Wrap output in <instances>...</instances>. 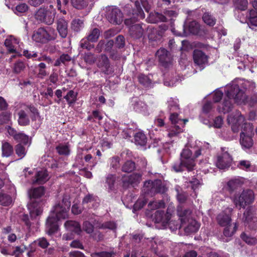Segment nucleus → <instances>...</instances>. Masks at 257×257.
<instances>
[{
	"label": "nucleus",
	"instance_id": "1",
	"mask_svg": "<svg viewBox=\"0 0 257 257\" xmlns=\"http://www.w3.org/2000/svg\"><path fill=\"white\" fill-rule=\"evenodd\" d=\"M71 206L69 196L67 194L59 195L55 205L51 211V214L46 222V231L49 235L56 232L58 229L57 221L65 219Z\"/></svg>",
	"mask_w": 257,
	"mask_h": 257
},
{
	"label": "nucleus",
	"instance_id": "2",
	"mask_svg": "<svg viewBox=\"0 0 257 257\" xmlns=\"http://www.w3.org/2000/svg\"><path fill=\"white\" fill-rule=\"evenodd\" d=\"M145 15L140 4L137 1L132 10V16L124 20V24L129 27V35L134 39L141 38L144 34V28L143 24H135L140 19H143Z\"/></svg>",
	"mask_w": 257,
	"mask_h": 257
},
{
	"label": "nucleus",
	"instance_id": "3",
	"mask_svg": "<svg viewBox=\"0 0 257 257\" xmlns=\"http://www.w3.org/2000/svg\"><path fill=\"white\" fill-rule=\"evenodd\" d=\"M226 89V96L223 99V102L218 107V111L223 113L229 112L232 109L233 104L231 101V99H233L236 103H240L246 98L244 92L237 84H233L227 87Z\"/></svg>",
	"mask_w": 257,
	"mask_h": 257
},
{
	"label": "nucleus",
	"instance_id": "4",
	"mask_svg": "<svg viewBox=\"0 0 257 257\" xmlns=\"http://www.w3.org/2000/svg\"><path fill=\"white\" fill-rule=\"evenodd\" d=\"M194 152L193 156V151L186 147L181 153L180 161L175 163L173 165L174 170L176 172H182L185 170L192 171L195 165L194 159L201 155V150L198 149Z\"/></svg>",
	"mask_w": 257,
	"mask_h": 257
},
{
	"label": "nucleus",
	"instance_id": "5",
	"mask_svg": "<svg viewBox=\"0 0 257 257\" xmlns=\"http://www.w3.org/2000/svg\"><path fill=\"white\" fill-rule=\"evenodd\" d=\"M244 117L238 111L230 114L228 116L227 121L231 125L233 133H237L241 128L240 135L252 136L253 134V127L252 124L244 122Z\"/></svg>",
	"mask_w": 257,
	"mask_h": 257
},
{
	"label": "nucleus",
	"instance_id": "6",
	"mask_svg": "<svg viewBox=\"0 0 257 257\" xmlns=\"http://www.w3.org/2000/svg\"><path fill=\"white\" fill-rule=\"evenodd\" d=\"M45 192V190L43 186L33 188L29 191L30 201L28 206L31 216H38L42 213L43 201L41 198L44 196Z\"/></svg>",
	"mask_w": 257,
	"mask_h": 257
},
{
	"label": "nucleus",
	"instance_id": "7",
	"mask_svg": "<svg viewBox=\"0 0 257 257\" xmlns=\"http://www.w3.org/2000/svg\"><path fill=\"white\" fill-rule=\"evenodd\" d=\"M143 190L145 194L154 196L157 193H166L168 191V188L164 182L161 180L156 179L145 182Z\"/></svg>",
	"mask_w": 257,
	"mask_h": 257
},
{
	"label": "nucleus",
	"instance_id": "8",
	"mask_svg": "<svg viewBox=\"0 0 257 257\" xmlns=\"http://www.w3.org/2000/svg\"><path fill=\"white\" fill-rule=\"evenodd\" d=\"M51 7L52 6H50L49 9L40 8L35 14V19L48 25L52 24L55 20L56 12Z\"/></svg>",
	"mask_w": 257,
	"mask_h": 257
},
{
	"label": "nucleus",
	"instance_id": "9",
	"mask_svg": "<svg viewBox=\"0 0 257 257\" xmlns=\"http://www.w3.org/2000/svg\"><path fill=\"white\" fill-rule=\"evenodd\" d=\"M254 200V194L252 190L246 189L243 190L238 198L234 200L236 205L245 208L246 206L251 204Z\"/></svg>",
	"mask_w": 257,
	"mask_h": 257
},
{
	"label": "nucleus",
	"instance_id": "10",
	"mask_svg": "<svg viewBox=\"0 0 257 257\" xmlns=\"http://www.w3.org/2000/svg\"><path fill=\"white\" fill-rule=\"evenodd\" d=\"M156 56L161 65L165 68H169L172 65L173 58L171 53L165 48H160L156 53Z\"/></svg>",
	"mask_w": 257,
	"mask_h": 257
},
{
	"label": "nucleus",
	"instance_id": "11",
	"mask_svg": "<svg viewBox=\"0 0 257 257\" xmlns=\"http://www.w3.org/2000/svg\"><path fill=\"white\" fill-rule=\"evenodd\" d=\"M106 18L113 24L119 25L122 22V14L120 10L114 7H109L107 9Z\"/></svg>",
	"mask_w": 257,
	"mask_h": 257
},
{
	"label": "nucleus",
	"instance_id": "12",
	"mask_svg": "<svg viewBox=\"0 0 257 257\" xmlns=\"http://www.w3.org/2000/svg\"><path fill=\"white\" fill-rule=\"evenodd\" d=\"M96 64L104 74L110 75L114 72L113 67L110 65L108 58L105 54H101L99 56Z\"/></svg>",
	"mask_w": 257,
	"mask_h": 257
},
{
	"label": "nucleus",
	"instance_id": "13",
	"mask_svg": "<svg viewBox=\"0 0 257 257\" xmlns=\"http://www.w3.org/2000/svg\"><path fill=\"white\" fill-rule=\"evenodd\" d=\"M225 148H222L223 153L217 157L216 165L219 169H225L229 168L231 165L232 159Z\"/></svg>",
	"mask_w": 257,
	"mask_h": 257
},
{
	"label": "nucleus",
	"instance_id": "14",
	"mask_svg": "<svg viewBox=\"0 0 257 257\" xmlns=\"http://www.w3.org/2000/svg\"><path fill=\"white\" fill-rule=\"evenodd\" d=\"M200 31V24L196 21H192L188 23H185L183 26V32L177 35L180 36H187L188 34L197 35Z\"/></svg>",
	"mask_w": 257,
	"mask_h": 257
},
{
	"label": "nucleus",
	"instance_id": "15",
	"mask_svg": "<svg viewBox=\"0 0 257 257\" xmlns=\"http://www.w3.org/2000/svg\"><path fill=\"white\" fill-rule=\"evenodd\" d=\"M243 220L245 225L250 229L257 228V217L250 209H247L243 213Z\"/></svg>",
	"mask_w": 257,
	"mask_h": 257
},
{
	"label": "nucleus",
	"instance_id": "16",
	"mask_svg": "<svg viewBox=\"0 0 257 257\" xmlns=\"http://www.w3.org/2000/svg\"><path fill=\"white\" fill-rule=\"evenodd\" d=\"M232 208H227L218 214L216 217L217 223L221 226H226L230 224L231 221V213Z\"/></svg>",
	"mask_w": 257,
	"mask_h": 257
},
{
	"label": "nucleus",
	"instance_id": "17",
	"mask_svg": "<svg viewBox=\"0 0 257 257\" xmlns=\"http://www.w3.org/2000/svg\"><path fill=\"white\" fill-rule=\"evenodd\" d=\"M32 39L36 42L46 43L51 40L52 37L44 28H40L34 32Z\"/></svg>",
	"mask_w": 257,
	"mask_h": 257
},
{
	"label": "nucleus",
	"instance_id": "18",
	"mask_svg": "<svg viewBox=\"0 0 257 257\" xmlns=\"http://www.w3.org/2000/svg\"><path fill=\"white\" fill-rule=\"evenodd\" d=\"M208 57L201 50L195 49L193 51V60L194 63L203 69L204 65L208 63Z\"/></svg>",
	"mask_w": 257,
	"mask_h": 257
},
{
	"label": "nucleus",
	"instance_id": "19",
	"mask_svg": "<svg viewBox=\"0 0 257 257\" xmlns=\"http://www.w3.org/2000/svg\"><path fill=\"white\" fill-rule=\"evenodd\" d=\"M142 174L135 173L128 176L122 177V185L124 187H128L130 185H135L139 184L142 180Z\"/></svg>",
	"mask_w": 257,
	"mask_h": 257
},
{
	"label": "nucleus",
	"instance_id": "20",
	"mask_svg": "<svg viewBox=\"0 0 257 257\" xmlns=\"http://www.w3.org/2000/svg\"><path fill=\"white\" fill-rule=\"evenodd\" d=\"M191 213L192 211L189 208H185L181 205H179L177 207V214L180 218L182 225L191 219L190 218Z\"/></svg>",
	"mask_w": 257,
	"mask_h": 257
},
{
	"label": "nucleus",
	"instance_id": "21",
	"mask_svg": "<svg viewBox=\"0 0 257 257\" xmlns=\"http://www.w3.org/2000/svg\"><path fill=\"white\" fill-rule=\"evenodd\" d=\"M57 29L62 38H66L68 34V23L63 18H59L57 21Z\"/></svg>",
	"mask_w": 257,
	"mask_h": 257
},
{
	"label": "nucleus",
	"instance_id": "22",
	"mask_svg": "<svg viewBox=\"0 0 257 257\" xmlns=\"http://www.w3.org/2000/svg\"><path fill=\"white\" fill-rule=\"evenodd\" d=\"M65 227L68 231L80 234L82 232V229L79 222L74 220H68L64 224Z\"/></svg>",
	"mask_w": 257,
	"mask_h": 257
},
{
	"label": "nucleus",
	"instance_id": "23",
	"mask_svg": "<svg viewBox=\"0 0 257 257\" xmlns=\"http://www.w3.org/2000/svg\"><path fill=\"white\" fill-rule=\"evenodd\" d=\"M242 184V182L239 179H232L227 182L226 189L230 193H232L234 191H236L241 188Z\"/></svg>",
	"mask_w": 257,
	"mask_h": 257
},
{
	"label": "nucleus",
	"instance_id": "24",
	"mask_svg": "<svg viewBox=\"0 0 257 257\" xmlns=\"http://www.w3.org/2000/svg\"><path fill=\"white\" fill-rule=\"evenodd\" d=\"M48 180V175L46 170L38 171L33 180V184H43Z\"/></svg>",
	"mask_w": 257,
	"mask_h": 257
},
{
	"label": "nucleus",
	"instance_id": "25",
	"mask_svg": "<svg viewBox=\"0 0 257 257\" xmlns=\"http://www.w3.org/2000/svg\"><path fill=\"white\" fill-rule=\"evenodd\" d=\"M18 122L21 126H27L30 124V120L28 114L24 110H20L18 112Z\"/></svg>",
	"mask_w": 257,
	"mask_h": 257
},
{
	"label": "nucleus",
	"instance_id": "26",
	"mask_svg": "<svg viewBox=\"0 0 257 257\" xmlns=\"http://www.w3.org/2000/svg\"><path fill=\"white\" fill-rule=\"evenodd\" d=\"M187 222L188 224L184 227V230L186 232L189 233L198 231L200 225L195 220L191 219Z\"/></svg>",
	"mask_w": 257,
	"mask_h": 257
},
{
	"label": "nucleus",
	"instance_id": "27",
	"mask_svg": "<svg viewBox=\"0 0 257 257\" xmlns=\"http://www.w3.org/2000/svg\"><path fill=\"white\" fill-rule=\"evenodd\" d=\"M240 143L242 148L249 149L253 145L251 136L240 135Z\"/></svg>",
	"mask_w": 257,
	"mask_h": 257
},
{
	"label": "nucleus",
	"instance_id": "28",
	"mask_svg": "<svg viewBox=\"0 0 257 257\" xmlns=\"http://www.w3.org/2000/svg\"><path fill=\"white\" fill-rule=\"evenodd\" d=\"M162 32L157 29L149 28L148 38L150 41H157L161 39Z\"/></svg>",
	"mask_w": 257,
	"mask_h": 257
},
{
	"label": "nucleus",
	"instance_id": "29",
	"mask_svg": "<svg viewBox=\"0 0 257 257\" xmlns=\"http://www.w3.org/2000/svg\"><path fill=\"white\" fill-rule=\"evenodd\" d=\"M2 156L9 157L11 156L14 152L13 146L8 142H4L2 146Z\"/></svg>",
	"mask_w": 257,
	"mask_h": 257
},
{
	"label": "nucleus",
	"instance_id": "30",
	"mask_svg": "<svg viewBox=\"0 0 257 257\" xmlns=\"http://www.w3.org/2000/svg\"><path fill=\"white\" fill-rule=\"evenodd\" d=\"M136 169V163L132 160H127L121 167V171L125 173H130Z\"/></svg>",
	"mask_w": 257,
	"mask_h": 257
},
{
	"label": "nucleus",
	"instance_id": "31",
	"mask_svg": "<svg viewBox=\"0 0 257 257\" xmlns=\"http://www.w3.org/2000/svg\"><path fill=\"white\" fill-rule=\"evenodd\" d=\"M15 140L19 142V143L23 144L24 145H30L31 141L29 139L28 136L22 133L18 134L17 136H15Z\"/></svg>",
	"mask_w": 257,
	"mask_h": 257
},
{
	"label": "nucleus",
	"instance_id": "32",
	"mask_svg": "<svg viewBox=\"0 0 257 257\" xmlns=\"http://www.w3.org/2000/svg\"><path fill=\"white\" fill-rule=\"evenodd\" d=\"M248 19V25L250 28L253 29L254 27H257V15L255 14V10H250Z\"/></svg>",
	"mask_w": 257,
	"mask_h": 257
},
{
	"label": "nucleus",
	"instance_id": "33",
	"mask_svg": "<svg viewBox=\"0 0 257 257\" xmlns=\"http://www.w3.org/2000/svg\"><path fill=\"white\" fill-rule=\"evenodd\" d=\"M150 19L152 23H157L160 22H165L167 21L166 17L159 13H155L154 14L150 15Z\"/></svg>",
	"mask_w": 257,
	"mask_h": 257
},
{
	"label": "nucleus",
	"instance_id": "34",
	"mask_svg": "<svg viewBox=\"0 0 257 257\" xmlns=\"http://www.w3.org/2000/svg\"><path fill=\"white\" fill-rule=\"evenodd\" d=\"M154 219L156 222H162L165 225V223L168 222V218L166 217L164 211L157 210L155 213Z\"/></svg>",
	"mask_w": 257,
	"mask_h": 257
},
{
	"label": "nucleus",
	"instance_id": "35",
	"mask_svg": "<svg viewBox=\"0 0 257 257\" xmlns=\"http://www.w3.org/2000/svg\"><path fill=\"white\" fill-rule=\"evenodd\" d=\"M18 40L17 39L13 36H10L9 38L7 39L5 42V45L7 47L9 51L11 53H14L16 52V50L13 45L14 43H18Z\"/></svg>",
	"mask_w": 257,
	"mask_h": 257
},
{
	"label": "nucleus",
	"instance_id": "36",
	"mask_svg": "<svg viewBox=\"0 0 257 257\" xmlns=\"http://www.w3.org/2000/svg\"><path fill=\"white\" fill-rule=\"evenodd\" d=\"M36 69L38 70L37 77L40 79H43L45 76L48 75V73L46 70V65L43 62L39 63L36 66Z\"/></svg>",
	"mask_w": 257,
	"mask_h": 257
},
{
	"label": "nucleus",
	"instance_id": "37",
	"mask_svg": "<svg viewBox=\"0 0 257 257\" xmlns=\"http://www.w3.org/2000/svg\"><path fill=\"white\" fill-rule=\"evenodd\" d=\"M202 19L206 25L210 27L213 26L216 23V19L209 13H205Z\"/></svg>",
	"mask_w": 257,
	"mask_h": 257
},
{
	"label": "nucleus",
	"instance_id": "38",
	"mask_svg": "<svg viewBox=\"0 0 257 257\" xmlns=\"http://www.w3.org/2000/svg\"><path fill=\"white\" fill-rule=\"evenodd\" d=\"M135 142L136 144L144 146L147 143V138L142 132H138L135 135Z\"/></svg>",
	"mask_w": 257,
	"mask_h": 257
},
{
	"label": "nucleus",
	"instance_id": "39",
	"mask_svg": "<svg viewBox=\"0 0 257 257\" xmlns=\"http://www.w3.org/2000/svg\"><path fill=\"white\" fill-rule=\"evenodd\" d=\"M93 223L96 226V227L99 228H108L110 229H114L116 228V225L115 223L111 221L106 222L104 223H99L98 221H96V220H94Z\"/></svg>",
	"mask_w": 257,
	"mask_h": 257
},
{
	"label": "nucleus",
	"instance_id": "40",
	"mask_svg": "<svg viewBox=\"0 0 257 257\" xmlns=\"http://www.w3.org/2000/svg\"><path fill=\"white\" fill-rule=\"evenodd\" d=\"M100 35L99 30L97 28H93L89 33L87 36L88 40L91 42H95L97 41Z\"/></svg>",
	"mask_w": 257,
	"mask_h": 257
},
{
	"label": "nucleus",
	"instance_id": "41",
	"mask_svg": "<svg viewBox=\"0 0 257 257\" xmlns=\"http://www.w3.org/2000/svg\"><path fill=\"white\" fill-rule=\"evenodd\" d=\"M115 252L113 250H110L108 251H103L94 252L91 254V257H114Z\"/></svg>",
	"mask_w": 257,
	"mask_h": 257
},
{
	"label": "nucleus",
	"instance_id": "42",
	"mask_svg": "<svg viewBox=\"0 0 257 257\" xmlns=\"http://www.w3.org/2000/svg\"><path fill=\"white\" fill-rule=\"evenodd\" d=\"M16 154L20 159L23 158L27 154V150L25 147L21 144L19 143L15 147Z\"/></svg>",
	"mask_w": 257,
	"mask_h": 257
},
{
	"label": "nucleus",
	"instance_id": "43",
	"mask_svg": "<svg viewBox=\"0 0 257 257\" xmlns=\"http://www.w3.org/2000/svg\"><path fill=\"white\" fill-rule=\"evenodd\" d=\"M241 239L248 245H252L257 243V238L243 232L240 235Z\"/></svg>",
	"mask_w": 257,
	"mask_h": 257
},
{
	"label": "nucleus",
	"instance_id": "44",
	"mask_svg": "<svg viewBox=\"0 0 257 257\" xmlns=\"http://www.w3.org/2000/svg\"><path fill=\"white\" fill-rule=\"evenodd\" d=\"M84 27L83 21L79 19H74L71 23V28L75 32H79Z\"/></svg>",
	"mask_w": 257,
	"mask_h": 257
},
{
	"label": "nucleus",
	"instance_id": "45",
	"mask_svg": "<svg viewBox=\"0 0 257 257\" xmlns=\"http://www.w3.org/2000/svg\"><path fill=\"white\" fill-rule=\"evenodd\" d=\"M139 82L143 85L145 87H150L152 86V83L150 78L144 74H141L138 77Z\"/></svg>",
	"mask_w": 257,
	"mask_h": 257
},
{
	"label": "nucleus",
	"instance_id": "46",
	"mask_svg": "<svg viewBox=\"0 0 257 257\" xmlns=\"http://www.w3.org/2000/svg\"><path fill=\"white\" fill-rule=\"evenodd\" d=\"M71 60V57L67 54H63L56 60L54 66H59L61 63L65 64Z\"/></svg>",
	"mask_w": 257,
	"mask_h": 257
},
{
	"label": "nucleus",
	"instance_id": "47",
	"mask_svg": "<svg viewBox=\"0 0 257 257\" xmlns=\"http://www.w3.org/2000/svg\"><path fill=\"white\" fill-rule=\"evenodd\" d=\"M225 227V228L223 231V234L226 237L231 236L234 233V232H235L237 229V225L236 223L234 224L232 228H231V224H229L228 226H226Z\"/></svg>",
	"mask_w": 257,
	"mask_h": 257
},
{
	"label": "nucleus",
	"instance_id": "48",
	"mask_svg": "<svg viewBox=\"0 0 257 257\" xmlns=\"http://www.w3.org/2000/svg\"><path fill=\"white\" fill-rule=\"evenodd\" d=\"M12 202V197L4 193L0 194V204L3 206H9Z\"/></svg>",
	"mask_w": 257,
	"mask_h": 257
},
{
	"label": "nucleus",
	"instance_id": "49",
	"mask_svg": "<svg viewBox=\"0 0 257 257\" xmlns=\"http://www.w3.org/2000/svg\"><path fill=\"white\" fill-rule=\"evenodd\" d=\"M72 6L77 9H82L88 5L85 0H71Z\"/></svg>",
	"mask_w": 257,
	"mask_h": 257
},
{
	"label": "nucleus",
	"instance_id": "50",
	"mask_svg": "<svg viewBox=\"0 0 257 257\" xmlns=\"http://www.w3.org/2000/svg\"><path fill=\"white\" fill-rule=\"evenodd\" d=\"M76 97L77 93L73 90H71L67 93V95L64 97V98L66 100L69 104L71 105L75 102Z\"/></svg>",
	"mask_w": 257,
	"mask_h": 257
},
{
	"label": "nucleus",
	"instance_id": "51",
	"mask_svg": "<svg viewBox=\"0 0 257 257\" xmlns=\"http://www.w3.org/2000/svg\"><path fill=\"white\" fill-rule=\"evenodd\" d=\"M234 4L236 9L244 11L247 9L248 2L247 0H234Z\"/></svg>",
	"mask_w": 257,
	"mask_h": 257
},
{
	"label": "nucleus",
	"instance_id": "52",
	"mask_svg": "<svg viewBox=\"0 0 257 257\" xmlns=\"http://www.w3.org/2000/svg\"><path fill=\"white\" fill-rule=\"evenodd\" d=\"M83 60L86 63L92 64L96 61V58L94 54L87 52L84 54Z\"/></svg>",
	"mask_w": 257,
	"mask_h": 257
},
{
	"label": "nucleus",
	"instance_id": "53",
	"mask_svg": "<svg viewBox=\"0 0 257 257\" xmlns=\"http://www.w3.org/2000/svg\"><path fill=\"white\" fill-rule=\"evenodd\" d=\"M34 243L43 249L47 248L50 244L47 239L43 237L37 239Z\"/></svg>",
	"mask_w": 257,
	"mask_h": 257
},
{
	"label": "nucleus",
	"instance_id": "54",
	"mask_svg": "<svg viewBox=\"0 0 257 257\" xmlns=\"http://www.w3.org/2000/svg\"><path fill=\"white\" fill-rule=\"evenodd\" d=\"M59 155L67 156L70 153V150L68 146L60 145L56 148Z\"/></svg>",
	"mask_w": 257,
	"mask_h": 257
},
{
	"label": "nucleus",
	"instance_id": "55",
	"mask_svg": "<svg viewBox=\"0 0 257 257\" xmlns=\"http://www.w3.org/2000/svg\"><path fill=\"white\" fill-rule=\"evenodd\" d=\"M93 225L88 221H85L83 223L82 228L88 234H91L94 231Z\"/></svg>",
	"mask_w": 257,
	"mask_h": 257
},
{
	"label": "nucleus",
	"instance_id": "56",
	"mask_svg": "<svg viewBox=\"0 0 257 257\" xmlns=\"http://www.w3.org/2000/svg\"><path fill=\"white\" fill-rule=\"evenodd\" d=\"M97 198L92 194H88L83 199L82 204H87L92 203V206H93L94 203H96Z\"/></svg>",
	"mask_w": 257,
	"mask_h": 257
},
{
	"label": "nucleus",
	"instance_id": "57",
	"mask_svg": "<svg viewBox=\"0 0 257 257\" xmlns=\"http://www.w3.org/2000/svg\"><path fill=\"white\" fill-rule=\"evenodd\" d=\"M87 37L82 39L80 42V46L82 48L90 50L94 47V45L90 43Z\"/></svg>",
	"mask_w": 257,
	"mask_h": 257
},
{
	"label": "nucleus",
	"instance_id": "58",
	"mask_svg": "<svg viewBox=\"0 0 257 257\" xmlns=\"http://www.w3.org/2000/svg\"><path fill=\"white\" fill-rule=\"evenodd\" d=\"M148 206L151 209L155 210L158 208H164L165 205L163 201L159 202L155 201L150 202L148 204Z\"/></svg>",
	"mask_w": 257,
	"mask_h": 257
},
{
	"label": "nucleus",
	"instance_id": "59",
	"mask_svg": "<svg viewBox=\"0 0 257 257\" xmlns=\"http://www.w3.org/2000/svg\"><path fill=\"white\" fill-rule=\"evenodd\" d=\"M25 68V64L22 61H18L16 62L14 66V72L16 74H19Z\"/></svg>",
	"mask_w": 257,
	"mask_h": 257
},
{
	"label": "nucleus",
	"instance_id": "60",
	"mask_svg": "<svg viewBox=\"0 0 257 257\" xmlns=\"http://www.w3.org/2000/svg\"><path fill=\"white\" fill-rule=\"evenodd\" d=\"M30 111L33 114L32 120H35L37 118L40 117V114L38 110L34 105H29L27 106Z\"/></svg>",
	"mask_w": 257,
	"mask_h": 257
},
{
	"label": "nucleus",
	"instance_id": "61",
	"mask_svg": "<svg viewBox=\"0 0 257 257\" xmlns=\"http://www.w3.org/2000/svg\"><path fill=\"white\" fill-rule=\"evenodd\" d=\"M120 159L118 156H114L110 159V166L113 169H116L119 166Z\"/></svg>",
	"mask_w": 257,
	"mask_h": 257
},
{
	"label": "nucleus",
	"instance_id": "62",
	"mask_svg": "<svg viewBox=\"0 0 257 257\" xmlns=\"http://www.w3.org/2000/svg\"><path fill=\"white\" fill-rule=\"evenodd\" d=\"M176 190L177 192V198L178 201L181 203L185 202L187 198V194L184 192H179L178 188H176Z\"/></svg>",
	"mask_w": 257,
	"mask_h": 257
},
{
	"label": "nucleus",
	"instance_id": "63",
	"mask_svg": "<svg viewBox=\"0 0 257 257\" xmlns=\"http://www.w3.org/2000/svg\"><path fill=\"white\" fill-rule=\"evenodd\" d=\"M115 46L118 48H121L125 45L124 38L122 35H119L115 38Z\"/></svg>",
	"mask_w": 257,
	"mask_h": 257
},
{
	"label": "nucleus",
	"instance_id": "64",
	"mask_svg": "<svg viewBox=\"0 0 257 257\" xmlns=\"http://www.w3.org/2000/svg\"><path fill=\"white\" fill-rule=\"evenodd\" d=\"M115 182V177L113 175H108L106 179V183L108 184L109 189L112 190Z\"/></svg>",
	"mask_w": 257,
	"mask_h": 257
}]
</instances>
